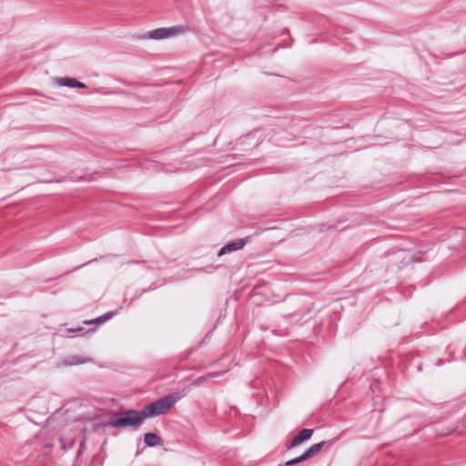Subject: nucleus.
<instances>
[{
    "label": "nucleus",
    "instance_id": "1",
    "mask_svg": "<svg viewBox=\"0 0 466 466\" xmlns=\"http://www.w3.org/2000/svg\"><path fill=\"white\" fill-rule=\"evenodd\" d=\"M144 417L141 410H128L117 416L112 417L108 425L114 428L137 427L143 423Z\"/></svg>",
    "mask_w": 466,
    "mask_h": 466
},
{
    "label": "nucleus",
    "instance_id": "2",
    "mask_svg": "<svg viewBox=\"0 0 466 466\" xmlns=\"http://www.w3.org/2000/svg\"><path fill=\"white\" fill-rule=\"evenodd\" d=\"M177 399L172 395H167L161 399L146 405L142 410L144 419L156 417L166 413L175 405Z\"/></svg>",
    "mask_w": 466,
    "mask_h": 466
},
{
    "label": "nucleus",
    "instance_id": "3",
    "mask_svg": "<svg viewBox=\"0 0 466 466\" xmlns=\"http://www.w3.org/2000/svg\"><path fill=\"white\" fill-rule=\"evenodd\" d=\"M186 27L183 25H177V26H171V27H162L154 29L152 31H149L147 33L148 38L151 39H164L171 36H175L179 34H183L186 32Z\"/></svg>",
    "mask_w": 466,
    "mask_h": 466
},
{
    "label": "nucleus",
    "instance_id": "4",
    "mask_svg": "<svg viewBox=\"0 0 466 466\" xmlns=\"http://www.w3.org/2000/svg\"><path fill=\"white\" fill-rule=\"evenodd\" d=\"M249 242V238H238L235 241H232L230 243L226 244L221 248V249L218 251V256L221 257L225 254H228L233 251L239 250L245 247L247 243Z\"/></svg>",
    "mask_w": 466,
    "mask_h": 466
},
{
    "label": "nucleus",
    "instance_id": "5",
    "mask_svg": "<svg viewBox=\"0 0 466 466\" xmlns=\"http://www.w3.org/2000/svg\"><path fill=\"white\" fill-rule=\"evenodd\" d=\"M313 434L312 429H303L292 440L287 443V448L291 449L310 439Z\"/></svg>",
    "mask_w": 466,
    "mask_h": 466
},
{
    "label": "nucleus",
    "instance_id": "6",
    "mask_svg": "<svg viewBox=\"0 0 466 466\" xmlns=\"http://www.w3.org/2000/svg\"><path fill=\"white\" fill-rule=\"evenodd\" d=\"M56 83L61 86L86 88V85L72 77H58Z\"/></svg>",
    "mask_w": 466,
    "mask_h": 466
},
{
    "label": "nucleus",
    "instance_id": "7",
    "mask_svg": "<svg viewBox=\"0 0 466 466\" xmlns=\"http://www.w3.org/2000/svg\"><path fill=\"white\" fill-rule=\"evenodd\" d=\"M331 446V442H329V441H321V442H319V443H315L313 445H311L310 447H309L304 454H305V457H307V459H310L312 457H314L317 453H319L324 447L325 448H329Z\"/></svg>",
    "mask_w": 466,
    "mask_h": 466
},
{
    "label": "nucleus",
    "instance_id": "8",
    "mask_svg": "<svg viewBox=\"0 0 466 466\" xmlns=\"http://www.w3.org/2000/svg\"><path fill=\"white\" fill-rule=\"evenodd\" d=\"M144 441L148 447H156L161 444V438L156 433L148 432L145 434Z\"/></svg>",
    "mask_w": 466,
    "mask_h": 466
},
{
    "label": "nucleus",
    "instance_id": "9",
    "mask_svg": "<svg viewBox=\"0 0 466 466\" xmlns=\"http://www.w3.org/2000/svg\"><path fill=\"white\" fill-rule=\"evenodd\" d=\"M88 361H90V359H88V358H83L80 356H70L64 360V363L66 365L73 366V365L84 364Z\"/></svg>",
    "mask_w": 466,
    "mask_h": 466
},
{
    "label": "nucleus",
    "instance_id": "10",
    "mask_svg": "<svg viewBox=\"0 0 466 466\" xmlns=\"http://www.w3.org/2000/svg\"><path fill=\"white\" fill-rule=\"evenodd\" d=\"M113 312H106L103 314L102 316L96 318L91 320L85 321L86 324H102L110 319L113 317Z\"/></svg>",
    "mask_w": 466,
    "mask_h": 466
},
{
    "label": "nucleus",
    "instance_id": "11",
    "mask_svg": "<svg viewBox=\"0 0 466 466\" xmlns=\"http://www.w3.org/2000/svg\"><path fill=\"white\" fill-rule=\"evenodd\" d=\"M220 375H221V373H219V372H213V373H209V374H208V375H206V376H201V377L197 378L196 380H194L192 381V383H191V384H192L193 386H199V385H201L204 381H206L208 379H209V378H216V377H218V376H220Z\"/></svg>",
    "mask_w": 466,
    "mask_h": 466
},
{
    "label": "nucleus",
    "instance_id": "12",
    "mask_svg": "<svg viewBox=\"0 0 466 466\" xmlns=\"http://www.w3.org/2000/svg\"><path fill=\"white\" fill-rule=\"evenodd\" d=\"M307 457H305V454L302 453L300 456L295 458V459H292V460H289L286 462V465L287 466H292V465H295V464H298V463H300L302 461H307Z\"/></svg>",
    "mask_w": 466,
    "mask_h": 466
},
{
    "label": "nucleus",
    "instance_id": "13",
    "mask_svg": "<svg viewBox=\"0 0 466 466\" xmlns=\"http://www.w3.org/2000/svg\"><path fill=\"white\" fill-rule=\"evenodd\" d=\"M102 90L101 87H98V88H94L92 91H90V94H94V93H100Z\"/></svg>",
    "mask_w": 466,
    "mask_h": 466
}]
</instances>
